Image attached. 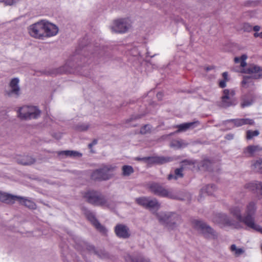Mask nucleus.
<instances>
[{"mask_svg": "<svg viewBox=\"0 0 262 262\" xmlns=\"http://www.w3.org/2000/svg\"><path fill=\"white\" fill-rule=\"evenodd\" d=\"M257 210V202H249L245 209V216L244 217V223L248 227L262 233V228L254 223L255 215Z\"/></svg>", "mask_w": 262, "mask_h": 262, "instance_id": "1", "label": "nucleus"}, {"mask_svg": "<svg viewBox=\"0 0 262 262\" xmlns=\"http://www.w3.org/2000/svg\"><path fill=\"white\" fill-rule=\"evenodd\" d=\"M192 224L195 229L207 239H215L218 237V233L206 222L202 220H193Z\"/></svg>", "mask_w": 262, "mask_h": 262, "instance_id": "2", "label": "nucleus"}, {"mask_svg": "<svg viewBox=\"0 0 262 262\" xmlns=\"http://www.w3.org/2000/svg\"><path fill=\"white\" fill-rule=\"evenodd\" d=\"M83 198L86 200V202L95 206H106L108 207L107 200L105 196L103 195L100 192L90 190L85 192L83 195Z\"/></svg>", "mask_w": 262, "mask_h": 262, "instance_id": "3", "label": "nucleus"}, {"mask_svg": "<svg viewBox=\"0 0 262 262\" xmlns=\"http://www.w3.org/2000/svg\"><path fill=\"white\" fill-rule=\"evenodd\" d=\"M159 222L168 228L173 229L181 222V216L175 212H163L157 214Z\"/></svg>", "mask_w": 262, "mask_h": 262, "instance_id": "4", "label": "nucleus"}, {"mask_svg": "<svg viewBox=\"0 0 262 262\" xmlns=\"http://www.w3.org/2000/svg\"><path fill=\"white\" fill-rule=\"evenodd\" d=\"M244 73L251 74L250 76H244L242 81L243 86L248 87L247 84L252 82V79H259L262 78V67L255 64H251L244 69Z\"/></svg>", "mask_w": 262, "mask_h": 262, "instance_id": "5", "label": "nucleus"}, {"mask_svg": "<svg viewBox=\"0 0 262 262\" xmlns=\"http://www.w3.org/2000/svg\"><path fill=\"white\" fill-rule=\"evenodd\" d=\"M17 112L18 117L25 120L36 119L40 115V110L34 106H23L19 108Z\"/></svg>", "mask_w": 262, "mask_h": 262, "instance_id": "6", "label": "nucleus"}, {"mask_svg": "<svg viewBox=\"0 0 262 262\" xmlns=\"http://www.w3.org/2000/svg\"><path fill=\"white\" fill-rule=\"evenodd\" d=\"M148 188L150 191L155 195L171 199H179L176 194L166 189L163 185L160 183L156 182L152 183L149 185Z\"/></svg>", "mask_w": 262, "mask_h": 262, "instance_id": "7", "label": "nucleus"}, {"mask_svg": "<svg viewBox=\"0 0 262 262\" xmlns=\"http://www.w3.org/2000/svg\"><path fill=\"white\" fill-rule=\"evenodd\" d=\"M235 91L225 89L223 91V95L222 96L221 106L228 107L230 106L235 105L237 103L236 99L234 97Z\"/></svg>", "mask_w": 262, "mask_h": 262, "instance_id": "8", "label": "nucleus"}, {"mask_svg": "<svg viewBox=\"0 0 262 262\" xmlns=\"http://www.w3.org/2000/svg\"><path fill=\"white\" fill-rule=\"evenodd\" d=\"M137 159L140 161H144L149 165H162L172 161L173 160L172 157L164 156L145 157L142 158H137Z\"/></svg>", "mask_w": 262, "mask_h": 262, "instance_id": "9", "label": "nucleus"}, {"mask_svg": "<svg viewBox=\"0 0 262 262\" xmlns=\"http://www.w3.org/2000/svg\"><path fill=\"white\" fill-rule=\"evenodd\" d=\"M44 27V21H38L29 27V32L30 35L33 37L38 39L42 38L45 35Z\"/></svg>", "mask_w": 262, "mask_h": 262, "instance_id": "10", "label": "nucleus"}, {"mask_svg": "<svg viewBox=\"0 0 262 262\" xmlns=\"http://www.w3.org/2000/svg\"><path fill=\"white\" fill-rule=\"evenodd\" d=\"M113 168L111 167L105 166L102 168L95 170L92 174V178L94 180H107L111 179L112 175L109 172Z\"/></svg>", "mask_w": 262, "mask_h": 262, "instance_id": "11", "label": "nucleus"}, {"mask_svg": "<svg viewBox=\"0 0 262 262\" xmlns=\"http://www.w3.org/2000/svg\"><path fill=\"white\" fill-rule=\"evenodd\" d=\"M130 27L129 21L125 18H121L115 20L112 30L116 33H125Z\"/></svg>", "mask_w": 262, "mask_h": 262, "instance_id": "12", "label": "nucleus"}, {"mask_svg": "<svg viewBox=\"0 0 262 262\" xmlns=\"http://www.w3.org/2000/svg\"><path fill=\"white\" fill-rule=\"evenodd\" d=\"M19 81V80L18 78L12 79L9 84L10 90L5 92L6 95L9 97L14 96L16 98L19 97L21 94V90L18 84Z\"/></svg>", "mask_w": 262, "mask_h": 262, "instance_id": "13", "label": "nucleus"}, {"mask_svg": "<svg viewBox=\"0 0 262 262\" xmlns=\"http://www.w3.org/2000/svg\"><path fill=\"white\" fill-rule=\"evenodd\" d=\"M212 221L214 223L223 226H230L233 224L230 217L223 213L214 214L212 216Z\"/></svg>", "mask_w": 262, "mask_h": 262, "instance_id": "14", "label": "nucleus"}, {"mask_svg": "<svg viewBox=\"0 0 262 262\" xmlns=\"http://www.w3.org/2000/svg\"><path fill=\"white\" fill-rule=\"evenodd\" d=\"M114 231L117 237L123 239L128 238L131 235L129 227L125 224H117Z\"/></svg>", "mask_w": 262, "mask_h": 262, "instance_id": "15", "label": "nucleus"}, {"mask_svg": "<svg viewBox=\"0 0 262 262\" xmlns=\"http://www.w3.org/2000/svg\"><path fill=\"white\" fill-rule=\"evenodd\" d=\"M15 201L18 202L19 204L24 205L31 209H34L36 207V205L35 203L25 197L13 195V199L12 200V205L13 204Z\"/></svg>", "mask_w": 262, "mask_h": 262, "instance_id": "16", "label": "nucleus"}, {"mask_svg": "<svg viewBox=\"0 0 262 262\" xmlns=\"http://www.w3.org/2000/svg\"><path fill=\"white\" fill-rule=\"evenodd\" d=\"M16 161L18 164L24 166H30L35 164L36 162V159L28 155H18L16 157Z\"/></svg>", "mask_w": 262, "mask_h": 262, "instance_id": "17", "label": "nucleus"}, {"mask_svg": "<svg viewBox=\"0 0 262 262\" xmlns=\"http://www.w3.org/2000/svg\"><path fill=\"white\" fill-rule=\"evenodd\" d=\"M45 35L44 37H51L57 34L58 32V27L51 23L45 22Z\"/></svg>", "mask_w": 262, "mask_h": 262, "instance_id": "18", "label": "nucleus"}, {"mask_svg": "<svg viewBox=\"0 0 262 262\" xmlns=\"http://www.w3.org/2000/svg\"><path fill=\"white\" fill-rule=\"evenodd\" d=\"M254 96L252 93H249L244 95L241 97V106L244 108L251 105L254 102Z\"/></svg>", "mask_w": 262, "mask_h": 262, "instance_id": "19", "label": "nucleus"}, {"mask_svg": "<svg viewBox=\"0 0 262 262\" xmlns=\"http://www.w3.org/2000/svg\"><path fill=\"white\" fill-rule=\"evenodd\" d=\"M230 212L236 219L241 222L244 223V217H242L241 214L242 208L239 206H233L229 209Z\"/></svg>", "mask_w": 262, "mask_h": 262, "instance_id": "20", "label": "nucleus"}, {"mask_svg": "<svg viewBox=\"0 0 262 262\" xmlns=\"http://www.w3.org/2000/svg\"><path fill=\"white\" fill-rule=\"evenodd\" d=\"M75 246L76 249L80 251L86 249L88 251L93 252L94 253L95 251L96 250L94 246L90 245L85 242H81L80 244H76Z\"/></svg>", "mask_w": 262, "mask_h": 262, "instance_id": "21", "label": "nucleus"}, {"mask_svg": "<svg viewBox=\"0 0 262 262\" xmlns=\"http://www.w3.org/2000/svg\"><path fill=\"white\" fill-rule=\"evenodd\" d=\"M261 182L255 181L246 184L244 185L245 189H248L249 191L253 192H259Z\"/></svg>", "mask_w": 262, "mask_h": 262, "instance_id": "22", "label": "nucleus"}, {"mask_svg": "<svg viewBox=\"0 0 262 262\" xmlns=\"http://www.w3.org/2000/svg\"><path fill=\"white\" fill-rule=\"evenodd\" d=\"M184 168L183 166L179 168H176L174 170L173 173H170L168 174L167 179L168 180L174 179L177 180L179 178H182L184 177V173H183Z\"/></svg>", "mask_w": 262, "mask_h": 262, "instance_id": "23", "label": "nucleus"}, {"mask_svg": "<svg viewBox=\"0 0 262 262\" xmlns=\"http://www.w3.org/2000/svg\"><path fill=\"white\" fill-rule=\"evenodd\" d=\"M212 162L208 159H204L198 164L199 169L203 170H210L212 169Z\"/></svg>", "mask_w": 262, "mask_h": 262, "instance_id": "24", "label": "nucleus"}, {"mask_svg": "<svg viewBox=\"0 0 262 262\" xmlns=\"http://www.w3.org/2000/svg\"><path fill=\"white\" fill-rule=\"evenodd\" d=\"M13 195V194L10 193L0 191V201L7 204L12 205Z\"/></svg>", "mask_w": 262, "mask_h": 262, "instance_id": "25", "label": "nucleus"}, {"mask_svg": "<svg viewBox=\"0 0 262 262\" xmlns=\"http://www.w3.org/2000/svg\"><path fill=\"white\" fill-rule=\"evenodd\" d=\"M83 210L86 217L92 225L98 221V220L96 218L94 213L91 210L85 208L83 209Z\"/></svg>", "mask_w": 262, "mask_h": 262, "instance_id": "26", "label": "nucleus"}, {"mask_svg": "<svg viewBox=\"0 0 262 262\" xmlns=\"http://www.w3.org/2000/svg\"><path fill=\"white\" fill-rule=\"evenodd\" d=\"M59 155H64L67 157H81L82 156V154L74 150H63L60 151L58 152Z\"/></svg>", "mask_w": 262, "mask_h": 262, "instance_id": "27", "label": "nucleus"}, {"mask_svg": "<svg viewBox=\"0 0 262 262\" xmlns=\"http://www.w3.org/2000/svg\"><path fill=\"white\" fill-rule=\"evenodd\" d=\"M160 204L159 203V202L156 199L150 200L149 198L146 209H148L149 210L152 209H156L157 210H158L160 208Z\"/></svg>", "mask_w": 262, "mask_h": 262, "instance_id": "28", "label": "nucleus"}, {"mask_svg": "<svg viewBox=\"0 0 262 262\" xmlns=\"http://www.w3.org/2000/svg\"><path fill=\"white\" fill-rule=\"evenodd\" d=\"M253 169L257 172L262 173V159L260 158L254 161L252 165Z\"/></svg>", "mask_w": 262, "mask_h": 262, "instance_id": "29", "label": "nucleus"}, {"mask_svg": "<svg viewBox=\"0 0 262 262\" xmlns=\"http://www.w3.org/2000/svg\"><path fill=\"white\" fill-rule=\"evenodd\" d=\"M215 186L213 184H209L201 189L202 193H206L208 195H212L215 190Z\"/></svg>", "mask_w": 262, "mask_h": 262, "instance_id": "30", "label": "nucleus"}, {"mask_svg": "<svg viewBox=\"0 0 262 262\" xmlns=\"http://www.w3.org/2000/svg\"><path fill=\"white\" fill-rule=\"evenodd\" d=\"M127 258L131 261V262H150L149 259L145 258L141 255H138L135 257L128 256Z\"/></svg>", "mask_w": 262, "mask_h": 262, "instance_id": "31", "label": "nucleus"}, {"mask_svg": "<svg viewBox=\"0 0 262 262\" xmlns=\"http://www.w3.org/2000/svg\"><path fill=\"white\" fill-rule=\"evenodd\" d=\"M122 170V175L124 176H129L134 171L133 167L129 165H124Z\"/></svg>", "mask_w": 262, "mask_h": 262, "instance_id": "32", "label": "nucleus"}, {"mask_svg": "<svg viewBox=\"0 0 262 262\" xmlns=\"http://www.w3.org/2000/svg\"><path fill=\"white\" fill-rule=\"evenodd\" d=\"M149 198L142 196L136 199L135 202L138 205L146 208Z\"/></svg>", "mask_w": 262, "mask_h": 262, "instance_id": "33", "label": "nucleus"}, {"mask_svg": "<svg viewBox=\"0 0 262 262\" xmlns=\"http://www.w3.org/2000/svg\"><path fill=\"white\" fill-rule=\"evenodd\" d=\"M68 71L67 69V66H63L62 67H60L58 69H56L55 70H53L51 71H48L47 73L48 75H52V74H60L62 73H66L68 72Z\"/></svg>", "mask_w": 262, "mask_h": 262, "instance_id": "34", "label": "nucleus"}, {"mask_svg": "<svg viewBox=\"0 0 262 262\" xmlns=\"http://www.w3.org/2000/svg\"><path fill=\"white\" fill-rule=\"evenodd\" d=\"M230 250L232 252H234V255L236 257H238L241 255L244 254L245 251L242 248H237L236 246L234 244H232L230 248Z\"/></svg>", "mask_w": 262, "mask_h": 262, "instance_id": "35", "label": "nucleus"}, {"mask_svg": "<svg viewBox=\"0 0 262 262\" xmlns=\"http://www.w3.org/2000/svg\"><path fill=\"white\" fill-rule=\"evenodd\" d=\"M97 231L106 234L107 230L106 228L102 225H101L98 220L96 223L93 224Z\"/></svg>", "mask_w": 262, "mask_h": 262, "instance_id": "36", "label": "nucleus"}, {"mask_svg": "<svg viewBox=\"0 0 262 262\" xmlns=\"http://www.w3.org/2000/svg\"><path fill=\"white\" fill-rule=\"evenodd\" d=\"M247 58V55L243 54L241 56V57H235L234 59V61L236 63L240 62L241 66L242 67H245L247 64V63L245 61V60H246Z\"/></svg>", "mask_w": 262, "mask_h": 262, "instance_id": "37", "label": "nucleus"}, {"mask_svg": "<svg viewBox=\"0 0 262 262\" xmlns=\"http://www.w3.org/2000/svg\"><path fill=\"white\" fill-rule=\"evenodd\" d=\"M195 122H189V123H185L183 124H181L178 126V132H182V131H185L187 129L190 128L191 127Z\"/></svg>", "mask_w": 262, "mask_h": 262, "instance_id": "38", "label": "nucleus"}, {"mask_svg": "<svg viewBox=\"0 0 262 262\" xmlns=\"http://www.w3.org/2000/svg\"><path fill=\"white\" fill-rule=\"evenodd\" d=\"M187 145V144L179 140L173 141L170 144L171 147H175L177 148H180L183 147H185Z\"/></svg>", "mask_w": 262, "mask_h": 262, "instance_id": "39", "label": "nucleus"}, {"mask_svg": "<svg viewBox=\"0 0 262 262\" xmlns=\"http://www.w3.org/2000/svg\"><path fill=\"white\" fill-rule=\"evenodd\" d=\"M259 134V131L257 130L254 131L248 130L246 132V138L247 140H250L252 139L253 137L257 136Z\"/></svg>", "mask_w": 262, "mask_h": 262, "instance_id": "40", "label": "nucleus"}, {"mask_svg": "<svg viewBox=\"0 0 262 262\" xmlns=\"http://www.w3.org/2000/svg\"><path fill=\"white\" fill-rule=\"evenodd\" d=\"M232 122L235 126H241L243 125L242 119H230L225 121V123L226 122Z\"/></svg>", "mask_w": 262, "mask_h": 262, "instance_id": "41", "label": "nucleus"}, {"mask_svg": "<svg viewBox=\"0 0 262 262\" xmlns=\"http://www.w3.org/2000/svg\"><path fill=\"white\" fill-rule=\"evenodd\" d=\"M94 254L100 258H104L108 256L107 253L104 250L101 249L99 250H96L95 251Z\"/></svg>", "mask_w": 262, "mask_h": 262, "instance_id": "42", "label": "nucleus"}, {"mask_svg": "<svg viewBox=\"0 0 262 262\" xmlns=\"http://www.w3.org/2000/svg\"><path fill=\"white\" fill-rule=\"evenodd\" d=\"M145 114H138V115H133L130 118L126 120V122H130L132 121L136 120L137 119H140L142 118Z\"/></svg>", "mask_w": 262, "mask_h": 262, "instance_id": "43", "label": "nucleus"}, {"mask_svg": "<svg viewBox=\"0 0 262 262\" xmlns=\"http://www.w3.org/2000/svg\"><path fill=\"white\" fill-rule=\"evenodd\" d=\"M181 163L182 164L181 166H183L184 168V166L194 165L196 163V161L195 160L186 159L183 160Z\"/></svg>", "mask_w": 262, "mask_h": 262, "instance_id": "44", "label": "nucleus"}, {"mask_svg": "<svg viewBox=\"0 0 262 262\" xmlns=\"http://www.w3.org/2000/svg\"><path fill=\"white\" fill-rule=\"evenodd\" d=\"M247 151L250 154H253L256 151L259 149L258 146L251 145L247 147Z\"/></svg>", "mask_w": 262, "mask_h": 262, "instance_id": "45", "label": "nucleus"}, {"mask_svg": "<svg viewBox=\"0 0 262 262\" xmlns=\"http://www.w3.org/2000/svg\"><path fill=\"white\" fill-rule=\"evenodd\" d=\"M252 26L248 23H245L243 24V29L245 32H250L252 30Z\"/></svg>", "mask_w": 262, "mask_h": 262, "instance_id": "46", "label": "nucleus"}, {"mask_svg": "<svg viewBox=\"0 0 262 262\" xmlns=\"http://www.w3.org/2000/svg\"><path fill=\"white\" fill-rule=\"evenodd\" d=\"M89 127V125L84 124H79V125H77V126H76L77 129L79 131L87 130L88 129Z\"/></svg>", "mask_w": 262, "mask_h": 262, "instance_id": "47", "label": "nucleus"}, {"mask_svg": "<svg viewBox=\"0 0 262 262\" xmlns=\"http://www.w3.org/2000/svg\"><path fill=\"white\" fill-rule=\"evenodd\" d=\"M243 125L245 124H250L253 125L254 124V121L252 119H242Z\"/></svg>", "mask_w": 262, "mask_h": 262, "instance_id": "48", "label": "nucleus"}, {"mask_svg": "<svg viewBox=\"0 0 262 262\" xmlns=\"http://www.w3.org/2000/svg\"><path fill=\"white\" fill-rule=\"evenodd\" d=\"M149 129L148 125H144L140 129V133L142 134H145L147 133L148 130Z\"/></svg>", "mask_w": 262, "mask_h": 262, "instance_id": "49", "label": "nucleus"}, {"mask_svg": "<svg viewBox=\"0 0 262 262\" xmlns=\"http://www.w3.org/2000/svg\"><path fill=\"white\" fill-rule=\"evenodd\" d=\"M1 3H4L5 5L11 6L15 3V0H0Z\"/></svg>", "mask_w": 262, "mask_h": 262, "instance_id": "50", "label": "nucleus"}, {"mask_svg": "<svg viewBox=\"0 0 262 262\" xmlns=\"http://www.w3.org/2000/svg\"><path fill=\"white\" fill-rule=\"evenodd\" d=\"M97 143V139H94L92 143H90L88 145L89 148L91 149V152L92 153L94 152V151H93L92 147L94 145H96Z\"/></svg>", "mask_w": 262, "mask_h": 262, "instance_id": "51", "label": "nucleus"}, {"mask_svg": "<svg viewBox=\"0 0 262 262\" xmlns=\"http://www.w3.org/2000/svg\"><path fill=\"white\" fill-rule=\"evenodd\" d=\"M226 82H227V81H226L225 80H221L219 82L220 87L221 88H225L226 86Z\"/></svg>", "mask_w": 262, "mask_h": 262, "instance_id": "52", "label": "nucleus"}, {"mask_svg": "<svg viewBox=\"0 0 262 262\" xmlns=\"http://www.w3.org/2000/svg\"><path fill=\"white\" fill-rule=\"evenodd\" d=\"M222 76H223V77L224 78L223 80H225L227 81H228L229 80L228 78V73L227 72H224L223 74H222Z\"/></svg>", "mask_w": 262, "mask_h": 262, "instance_id": "53", "label": "nucleus"}, {"mask_svg": "<svg viewBox=\"0 0 262 262\" xmlns=\"http://www.w3.org/2000/svg\"><path fill=\"white\" fill-rule=\"evenodd\" d=\"M253 35L256 38L259 37L260 38H262V32H261L260 33L255 32L254 33Z\"/></svg>", "mask_w": 262, "mask_h": 262, "instance_id": "54", "label": "nucleus"}, {"mask_svg": "<svg viewBox=\"0 0 262 262\" xmlns=\"http://www.w3.org/2000/svg\"><path fill=\"white\" fill-rule=\"evenodd\" d=\"M260 29V27L259 26H255L253 27L252 30L255 31V32H257Z\"/></svg>", "mask_w": 262, "mask_h": 262, "instance_id": "55", "label": "nucleus"}, {"mask_svg": "<svg viewBox=\"0 0 262 262\" xmlns=\"http://www.w3.org/2000/svg\"><path fill=\"white\" fill-rule=\"evenodd\" d=\"M233 135L229 134L226 136V139H227L228 140H230L233 138Z\"/></svg>", "mask_w": 262, "mask_h": 262, "instance_id": "56", "label": "nucleus"}, {"mask_svg": "<svg viewBox=\"0 0 262 262\" xmlns=\"http://www.w3.org/2000/svg\"><path fill=\"white\" fill-rule=\"evenodd\" d=\"M175 21L177 23H178V22H183V23H184L183 19H182L181 18H178L177 19H175Z\"/></svg>", "mask_w": 262, "mask_h": 262, "instance_id": "57", "label": "nucleus"}, {"mask_svg": "<svg viewBox=\"0 0 262 262\" xmlns=\"http://www.w3.org/2000/svg\"><path fill=\"white\" fill-rule=\"evenodd\" d=\"M157 97L160 99L162 96V93H158L157 95Z\"/></svg>", "mask_w": 262, "mask_h": 262, "instance_id": "58", "label": "nucleus"}, {"mask_svg": "<svg viewBox=\"0 0 262 262\" xmlns=\"http://www.w3.org/2000/svg\"><path fill=\"white\" fill-rule=\"evenodd\" d=\"M259 186H260V187L259 192L260 193V195L262 196V182H261V184H260V185Z\"/></svg>", "mask_w": 262, "mask_h": 262, "instance_id": "59", "label": "nucleus"}, {"mask_svg": "<svg viewBox=\"0 0 262 262\" xmlns=\"http://www.w3.org/2000/svg\"><path fill=\"white\" fill-rule=\"evenodd\" d=\"M212 69V68L211 67H207V68H206V70L207 71H209V70H211Z\"/></svg>", "mask_w": 262, "mask_h": 262, "instance_id": "60", "label": "nucleus"}]
</instances>
